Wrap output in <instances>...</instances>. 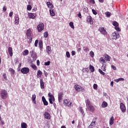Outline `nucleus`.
<instances>
[{
  "mask_svg": "<svg viewBox=\"0 0 128 128\" xmlns=\"http://www.w3.org/2000/svg\"><path fill=\"white\" fill-rule=\"evenodd\" d=\"M28 18H32V20H34V18H36V14L34 13H30L28 14Z\"/></svg>",
  "mask_w": 128,
  "mask_h": 128,
  "instance_id": "nucleus-17",
  "label": "nucleus"
},
{
  "mask_svg": "<svg viewBox=\"0 0 128 128\" xmlns=\"http://www.w3.org/2000/svg\"><path fill=\"white\" fill-rule=\"evenodd\" d=\"M38 46H39L40 48V49L42 48V42H40L38 43Z\"/></svg>",
  "mask_w": 128,
  "mask_h": 128,
  "instance_id": "nucleus-39",
  "label": "nucleus"
},
{
  "mask_svg": "<svg viewBox=\"0 0 128 128\" xmlns=\"http://www.w3.org/2000/svg\"><path fill=\"white\" fill-rule=\"evenodd\" d=\"M26 34L27 36L28 39L29 40L28 43H32V32L30 30H28L26 31Z\"/></svg>",
  "mask_w": 128,
  "mask_h": 128,
  "instance_id": "nucleus-2",
  "label": "nucleus"
},
{
  "mask_svg": "<svg viewBox=\"0 0 128 128\" xmlns=\"http://www.w3.org/2000/svg\"><path fill=\"white\" fill-rule=\"evenodd\" d=\"M110 86H114V82L113 81L111 82Z\"/></svg>",
  "mask_w": 128,
  "mask_h": 128,
  "instance_id": "nucleus-64",
  "label": "nucleus"
},
{
  "mask_svg": "<svg viewBox=\"0 0 128 128\" xmlns=\"http://www.w3.org/2000/svg\"><path fill=\"white\" fill-rule=\"evenodd\" d=\"M21 72L24 74H26L30 72V68H23L21 69Z\"/></svg>",
  "mask_w": 128,
  "mask_h": 128,
  "instance_id": "nucleus-7",
  "label": "nucleus"
},
{
  "mask_svg": "<svg viewBox=\"0 0 128 128\" xmlns=\"http://www.w3.org/2000/svg\"><path fill=\"white\" fill-rule=\"evenodd\" d=\"M111 38L113 40H118L120 38V34L118 32H114L111 34Z\"/></svg>",
  "mask_w": 128,
  "mask_h": 128,
  "instance_id": "nucleus-4",
  "label": "nucleus"
},
{
  "mask_svg": "<svg viewBox=\"0 0 128 128\" xmlns=\"http://www.w3.org/2000/svg\"><path fill=\"white\" fill-rule=\"evenodd\" d=\"M90 2L92 4H96L94 0H90Z\"/></svg>",
  "mask_w": 128,
  "mask_h": 128,
  "instance_id": "nucleus-55",
  "label": "nucleus"
},
{
  "mask_svg": "<svg viewBox=\"0 0 128 128\" xmlns=\"http://www.w3.org/2000/svg\"><path fill=\"white\" fill-rule=\"evenodd\" d=\"M28 50H25L23 52H22V55L23 56H28Z\"/></svg>",
  "mask_w": 128,
  "mask_h": 128,
  "instance_id": "nucleus-28",
  "label": "nucleus"
},
{
  "mask_svg": "<svg viewBox=\"0 0 128 128\" xmlns=\"http://www.w3.org/2000/svg\"><path fill=\"white\" fill-rule=\"evenodd\" d=\"M46 52L48 54H52V48L50 46H47L46 48Z\"/></svg>",
  "mask_w": 128,
  "mask_h": 128,
  "instance_id": "nucleus-15",
  "label": "nucleus"
},
{
  "mask_svg": "<svg viewBox=\"0 0 128 128\" xmlns=\"http://www.w3.org/2000/svg\"><path fill=\"white\" fill-rule=\"evenodd\" d=\"M37 28L38 31L40 32L44 28V24L43 23H40L38 26Z\"/></svg>",
  "mask_w": 128,
  "mask_h": 128,
  "instance_id": "nucleus-9",
  "label": "nucleus"
},
{
  "mask_svg": "<svg viewBox=\"0 0 128 128\" xmlns=\"http://www.w3.org/2000/svg\"><path fill=\"white\" fill-rule=\"evenodd\" d=\"M30 52L31 54V57L33 58V60H36V58H38V57L36 56V53L34 50L30 51Z\"/></svg>",
  "mask_w": 128,
  "mask_h": 128,
  "instance_id": "nucleus-6",
  "label": "nucleus"
},
{
  "mask_svg": "<svg viewBox=\"0 0 128 128\" xmlns=\"http://www.w3.org/2000/svg\"><path fill=\"white\" fill-rule=\"evenodd\" d=\"M48 96L50 98H50V100H54V95L51 94V93H48Z\"/></svg>",
  "mask_w": 128,
  "mask_h": 128,
  "instance_id": "nucleus-26",
  "label": "nucleus"
},
{
  "mask_svg": "<svg viewBox=\"0 0 128 128\" xmlns=\"http://www.w3.org/2000/svg\"><path fill=\"white\" fill-rule=\"evenodd\" d=\"M64 106H68V108L72 107V102L69 100H64Z\"/></svg>",
  "mask_w": 128,
  "mask_h": 128,
  "instance_id": "nucleus-8",
  "label": "nucleus"
},
{
  "mask_svg": "<svg viewBox=\"0 0 128 128\" xmlns=\"http://www.w3.org/2000/svg\"><path fill=\"white\" fill-rule=\"evenodd\" d=\"M80 112L83 116H84V110H82V108H80Z\"/></svg>",
  "mask_w": 128,
  "mask_h": 128,
  "instance_id": "nucleus-54",
  "label": "nucleus"
},
{
  "mask_svg": "<svg viewBox=\"0 0 128 128\" xmlns=\"http://www.w3.org/2000/svg\"><path fill=\"white\" fill-rule=\"evenodd\" d=\"M40 86L41 88H44V83L42 81V79L40 80Z\"/></svg>",
  "mask_w": 128,
  "mask_h": 128,
  "instance_id": "nucleus-20",
  "label": "nucleus"
},
{
  "mask_svg": "<svg viewBox=\"0 0 128 128\" xmlns=\"http://www.w3.org/2000/svg\"><path fill=\"white\" fill-rule=\"evenodd\" d=\"M69 26H70L72 28L73 30L74 28V22H70L69 24Z\"/></svg>",
  "mask_w": 128,
  "mask_h": 128,
  "instance_id": "nucleus-33",
  "label": "nucleus"
},
{
  "mask_svg": "<svg viewBox=\"0 0 128 128\" xmlns=\"http://www.w3.org/2000/svg\"><path fill=\"white\" fill-rule=\"evenodd\" d=\"M114 116H112L110 121V126H112V124H114Z\"/></svg>",
  "mask_w": 128,
  "mask_h": 128,
  "instance_id": "nucleus-30",
  "label": "nucleus"
},
{
  "mask_svg": "<svg viewBox=\"0 0 128 128\" xmlns=\"http://www.w3.org/2000/svg\"><path fill=\"white\" fill-rule=\"evenodd\" d=\"M92 12L94 14L95 16H96L98 14V12H96V10L92 9Z\"/></svg>",
  "mask_w": 128,
  "mask_h": 128,
  "instance_id": "nucleus-51",
  "label": "nucleus"
},
{
  "mask_svg": "<svg viewBox=\"0 0 128 128\" xmlns=\"http://www.w3.org/2000/svg\"><path fill=\"white\" fill-rule=\"evenodd\" d=\"M84 50L85 52H90V48H88V47H84Z\"/></svg>",
  "mask_w": 128,
  "mask_h": 128,
  "instance_id": "nucleus-36",
  "label": "nucleus"
},
{
  "mask_svg": "<svg viewBox=\"0 0 128 128\" xmlns=\"http://www.w3.org/2000/svg\"><path fill=\"white\" fill-rule=\"evenodd\" d=\"M86 103L88 109L90 110V112H93L94 111V106H92V103L90 102V100L87 99V100L86 101Z\"/></svg>",
  "mask_w": 128,
  "mask_h": 128,
  "instance_id": "nucleus-1",
  "label": "nucleus"
},
{
  "mask_svg": "<svg viewBox=\"0 0 128 128\" xmlns=\"http://www.w3.org/2000/svg\"><path fill=\"white\" fill-rule=\"evenodd\" d=\"M42 100L44 106H48V102L46 101V98L44 96H42Z\"/></svg>",
  "mask_w": 128,
  "mask_h": 128,
  "instance_id": "nucleus-16",
  "label": "nucleus"
},
{
  "mask_svg": "<svg viewBox=\"0 0 128 128\" xmlns=\"http://www.w3.org/2000/svg\"><path fill=\"white\" fill-rule=\"evenodd\" d=\"M102 70L104 72H106V67L105 66H102Z\"/></svg>",
  "mask_w": 128,
  "mask_h": 128,
  "instance_id": "nucleus-61",
  "label": "nucleus"
},
{
  "mask_svg": "<svg viewBox=\"0 0 128 128\" xmlns=\"http://www.w3.org/2000/svg\"><path fill=\"white\" fill-rule=\"evenodd\" d=\"M74 88L76 90V92H84V88L82 86L78 84H76L74 86Z\"/></svg>",
  "mask_w": 128,
  "mask_h": 128,
  "instance_id": "nucleus-5",
  "label": "nucleus"
},
{
  "mask_svg": "<svg viewBox=\"0 0 128 128\" xmlns=\"http://www.w3.org/2000/svg\"><path fill=\"white\" fill-rule=\"evenodd\" d=\"M98 30L102 34H106L107 32H106V30H104V27H101L100 28L98 29Z\"/></svg>",
  "mask_w": 128,
  "mask_h": 128,
  "instance_id": "nucleus-10",
  "label": "nucleus"
},
{
  "mask_svg": "<svg viewBox=\"0 0 128 128\" xmlns=\"http://www.w3.org/2000/svg\"><path fill=\"white\" fill-rule=\"evenodd\" d=\"M32 100H36V96L35 94H34L32 95Z\"/></svg>",
  "mask_w": 128,
  "mask_h": 128,
  "instance_id": "nucleus-41",
  "label": "nucleus"
},
{
  "mask_svg": "<svg viewBox=\"0 0 128 128\" xmlns=\"http://www.w3.org/2000/svg\"><path fill=\"white\" fill-rule=\"evenodd\" d=\"M3 10L4 12H6V7L5 6H4L3 7Z\"/></svg>",
  "mask_w": 128,
  "mask_h": 128,
  "instance_id": "nucleus-59",
  "label": "nucleus"
},
{
  "mask_svg": "<svg viewBox=\"0 0 128 128\" xmlns=\"http://www.w3.org/2000/svg\"><path fill=\"white\" fill-rule=\"evenodd\" d=\"M90 70H91V72H94V66L90 65Z\"/></svg>",
  "mask_w": 128,
  "mask_h": 128,
  "instance_id": "nucleus-32",
  "label": "nucleus"
},
{
  "mask_svg": "<svg viewBox=\"0 0 128 128\" xmlns=\"http://www.w3.org/2000/svg\"><path fill=\"white\" fill-rule=\"evenodd\" d=\"M8 50L10 56H12V48L11 47H9L8 48Z\"/></svg>",
  "mask_w": 128,
  "mask_h": 128,
  "instance_id": "nucleus-21",
  "label": "nucleus"
},
{
  "mask_svg": "<svg viewBox=\"0 0 128 128\" xmlns=\"http://www.w3.org/2000/svg\"><path fill=\"white\" fill-rule=\"evenodd\" d=\"M50 16H54L56 15V14H54V12L53 10H50Z\"/></svg>",
  "mask_w": 128,
  "mask_h": 128,
  "instance_id": "nucleus-31",
  "label": "nucleus"
},
{
  "mask_svg": "<svg viewBox=\"0 0 128 128\" xmlns=\"http://www.w3.org/2000/svg\"><path fill=\"white\" fill-rule=\"evenodd\" d=\"M96 126V120H93L90 125L88 126V128H92Z\"/></svg>",
  "mask_w": 128,
  "mask_h": 128,
  "instance_id": "nucleus-19",
  "label": "nucleus"
},
{
  "mask_svg": "<svg viewBox=\"0 0 128 128\" xmlns=\"http://www.w3.org/2000/svg\"><path fill=\"white\" fill-rule=\"evenodd\" d=\"M106 16L107 18H110V12H106L105 13Z\"/></svg>",
  "mask_w": 128,
  "mask_h": 128,
  "instance_id": "nucleus-42",
  "label": "nucleus"
},
{
  "mask_svg": "<svg viewBox=\"0 0 128 128\" xmlns=\"http://www.w3.org/2000/svg\"><path fill=\"white\" fill-rule=\"evenodd\" d=\"M31 68H33L34 70H36L37 68L36 66L34 64L30 65Z\"/></svg>",
  "mask_w": 128,
  "mask_h": 128,
  "instance_id": "nucleus-34",
  "label": "nucleus"
},
{
  "mask_svg": "<svg viewBox=\"0 0 128 128\" xmlns=\"http://www.w3.org/2000/svg\"><path fill=\"white\" fill-rule=\"evenodd\" d=\"M115 30H117V32H120V28L118 26H115Z\"/></svg>",
  "mask_w": 128,
  "mask_h": 128,
  "instance_id": "nucleus-46",
  "label": "nucleus"
},
{
  "mask_svg": "<svg viewBox=\"0 0 128 128\" xmlns=\"http://www.w3.org/2000/svg\"><path fill=\"white\" fill-rule=\"evenodd\" d=\"M102 108H106L108 106V102H103L102 105Z\"/></svg>",
  "mask_w": 128,
  "mask_h": 128,
  "instance_id": "nucleus-29",
  "label": "nucleus"
},
{
  "mask_svg": "<svg viewBox=\"0 0 128 128\" xmlns=\"http://www.w3.org/2000/svg\"><path fill=\"white\" fill-rule=\"evenodd\" d=\"M90 56H92V58H94V52L91 51L90 52Z\"/></svg>",
  "mask_w": 128,
  "mask_h": 128,
  "instance_id": "nucleus-44",
  "label": "nucleus"
},
{
  "mask_svg": "<svg viewBox=\"0 0 128 128\" xmlns=\"http://www.w3.org/2000/svg\"><path fill=\"white\" fill-rule=\"evenodd\" d=\"M112 68L114 70H116V67L114 65L111 66Z\"/></svg>",
  "mask_w": 128,
  "mask_h": 128,
  "instance_id": "nucleus-52",
  "label": "nucleus"
},
{
  "mask_svg": "<svg viewBox=\"0 0 128 128\" xmlns=\"http://www.w3.org/2000/svg\"><path fill=\"white\" fill-rule=\"evenodd\" d=\"M83 10H84V11L85 12H88V10L86 7V8H84Z\"/></svg>",
  "mask_w": 128,
  "mask_h": 128,
  "instance_id": "nucleus-56",
  "label": "nucleus"
},
{
  "mask_svg": "<svg viewBox=\"0 0 128 128\" xmlns=\"http://www.w3.org/2000/svg\"><path fill=\"white\" fill-rule=\"evenodd\" d=\"M44 116L45 118H46V120H50V115L48 112H46L44 114Z\"/></svg>",
  "mask_w": 128,
  "mask_h": 128,
  "instance_id": "nucleus-14",
  "label": "nucleus"
},
{
  "mask_svg": "<svg viewBox=\"0 0 128 128\" xmlns=\"http://www.w3.org/2000/svg\"><path fill=\"white\" fill-rule=\"evenodd\" d=\"M104 56L105 58H106V60H108V62H110V56L107 54H105Z\"/></svg>",
  "mask_w": 128,
  "mask_h": 128,
  "instance_id": "nucleus-22",
  "label": "nucleus"
},
{
  "mask_svg": "<svg viewBox=\"0 0 128 128\" xmlns=\"http://www.w3.org/2000/svg\"><path fill=\"white\" fill-rule=\"evenodd\" d=\"M27 10H32V6L30 5H28L27 6Z\"/></svg>",
  "mask_w": 128,
  "mask_h": 128,
  "instance_id": "nucleus-47",
  "label": "nucleus"
},
{
  "mask_svg": "<svg viewBox=\"0 0 128 128\" xmlns=\"http://www.w3.org/2000/svg\"><path fill=\"white\" fill-rule=\"evenodd\" d=\"M50 61H48L47 62H44L45 66H50Z\"/></svg>",
  "mask_w": 128,
  "mask_h": 128,
  "instance_id": "nucleus-50",
  "label": "nucleus"
},
{
  "mask_svg": "<svg viewBox=\"0 0 128 128\" xmlns=\"http://www.w3.org/2000/svg\"><path fill=\"white\" fill-rule=\"evenodd\" d=\"M14 12H10V14H9V16H10V18H12V14H13Z\"/></svg>",
  "mask_w": 128,
  "mask_h": 128,
  "instance_id": "nucleus-60",
  "label": "nucleus"
},
{
  "mask_svg": "<svg viewBox=\"0 0 128 128\" xmlns=\"http://www.w3.org/2000/svg\"><path fill=\"white\" fill-rule=\"evenodd\" d=\"M72 56H76V51L72 50Z\"/></svg>",
  "mask_w": 128,
  "mask_h": 128,
  "instance_id": "nucleus-57",
  "label": "nucleus"
},
{
  "mask_svg": "<svg viewBox=\"0 0 128 128\" xmlns=\"http://www.w3.org/2000/svg\"><path fill=\"white\" fill-rule=\"evenodd\" d=\"M9 71L10 72H11V74H14V69H12V68H9Z\"/></svg>",
  "mask_w": 128,
  "mask_h": 128,
  "instance_id": "nucleus-38",
  "label": "nucleus"
},
{
  "mask_svg": "<svg viewBox=\"0 0 128 128\" xmlns=\"http://www.w3.org/2000/svg\"><path fill=\"white\" fill-rule=\"evenodd\" d=\"M93 88H94V90H98V84H94L93 86Z\"/></svg>",
  "mask_w": 128,
  "mask_h": 128,
  "instance_id": "nucleus-49",
  "label": "nucleus"
},
{
  "mask_svg": "<svg viewBox=\"0 0 128 128\" xmlns=\"http://www.w3.org/2000/svg\"><path fill=\"white\" fill-rule=\"evenodd\" d=\"M100 61L104 63L106 62V60H104V58L103 57H102L100 58Z\"/></svg>",
  "mask_w": 128,
  "mask_h": 128,
  "instance_id": "nucleus-45",
  "label": "nucleus"
},
{
  "mask_svg": "<svg viewBox=\"0 0 128 128\" xmlns=\"http://www.w3.org/2000/svg\"><path fill=\"white\" fill-rule=\"evenodd\" d=\"M48 32H45L44 33V38H48Z\"/></svg>",
  "mask_w": 128,
  "mask_h": 128,
  "instance_id": "nucleus-43",
  "label": "nucleus"
},
{
  "mask_svg": "<svg viewBox=\"0 0 128 128\" xmlns=\"http://www.w3.org/2000/svg\"><path fill=\"white\" fill-rule=\"evenodd\" d=\"M120 108L122 112H126V106H124V104L120 103Z\"/></svg>",
  "mask_w": 128,
  "mask_h": 128,
  "instance_id": "nucleus-11",
  "label": "nucleus"
},
{
  "mask_svg": "<svg viewBox=\"0 0 128 128\" xmlns=\"http://www.w3.org/2000/svg\"><path fill=\"white\" fill-rule=\"evenodd\" d=\"M38 40H36L35 41L34 46H38Z\"/></svg>",
  "mask_w": 128,
  "mask_h": 128,
  "instance_id": "nucleus-53",
  "label": "nucleus"
},
{
  "mask_svg": "<svg viewBox=\"0 0 128 128\" xmlns=\"http://www.w3.org/2000/svg\"><path fill=\"white\" fill-rule=\"evenodd\" d=\"M98 72L100 74H102V76H104V74H106V73L103 72L102 70L101 69H99Z\"/></svg>",
  "mask_w": 128,
  "mask_h": 128,
  "instance_id": "nucleus-37",
  "label": "nucleus"
},
{
  "mask_svg": "<svg viewBox=\"0 0 128 128\" xmlns=\"http://www.w3.org/2000/svg\"><path fill=\"white\" fill-rule=\"evenodd\" d=\"M46 4L48 8H54V5L50 4V2H47Z\"/></svg>",
  "mask_w": 128,
  "mask_h": 128,
  "instance_id": "nucleus-25",
  "label": "nucleus"
},
{
  "mask_svg": "<svg viewBox=\"0 0 128 128\" xmlns=\"http://www.w3.org/2000/svg\"><path fill=\"white\" fill-rule=\"evenodd\" d=\"M0 95H1V98H2V100H6V98H8V91L4 90H1Z\"/></svg>",
  "mask_w": 128,
  "mask_h": 128,
  "instance_id": "nucleus-3",
  "label": "nucleus"
},
{
  "mask_svg": "<svg viewBox=\"0 0 128 128\" xmlns=\"http://www.w3.org/2000/svg\"><path fill=\"white\" fill-rule=\"evenodd\" d=\"M21 128H28V124L26 123L22 122L21 124Z\"/></svg>",
  "mask_w": 128,
  "mask_h": 128,
  "instance_id": "nucleus-23",
  "label": "nucleus"
},
{
  "mask_svg": "<svg viewBox=\"0 0 128 128\" xmlns=\"http://www.w3.org/2000/svg\"><path fill=\"white\" fill-rule=\"evenodd\" d=\"M78 18H82V14L80 13V12H78Z\"/></svg>",
  "mask_w": 128,
  "mask_h": 128,
  "instance_id": "nucleus-58",
  "label": "nucleus"
},
{
  "mask_svg": "<svg viewBox=\"0 0 128 128\" xmlns=\"http://www.w3.org/2000/svg\"><path fill=\"white\" fill-rule=\"evenodd\" d=\"M112 25L115 27L118 26V22H113Z\"/></svg>",
  "mask_w": 128,
  "mask_h": 128,
  "instance_id": "nucleus-35",
  "label": "nucleus"
},
{
  "mask_svg": "<svg viewBox=\"0 0 128 128\" xmlns=\"http://www.w3.org/2000/svg\"><path fill=\"white\" fill-rule=\"evenodd\" d=\"M86 21L90 24H94V21L92 19L91 16H88L86 18Z\"/></svg>",
  "mask_w": 128,
  "mask_h": 128,
  "instance_id": "nucleus-12",
  "label": "nucleus"
},
{
  "mask_svg": "<svg viewBox=\"0 0 128 128\" xmlns=\"http://www.w3.org/2000/svg\"><path fill=\"white\" fill-rule=\"evenodd\" d=\"M124 80V78H119L118 79L115 80L114 82H122Z\"/></svg>",
  "mask_w": 128,
  "mask_h": 128,
  "instance_id": "nucleus-27",
  "label": "nucleus"
},
{
  "mask_svg": "<svg viewBox=\"0 0 128 128\" xmlns=\"http://www.w3.org/2000/svg\"><path fill=\"white\" fill-rule=\"evenodd\" d=\"M66 56L68 58H70V52H66Z\"/></svg>",
  "mask_w": 128,
  "mask_h": 128,
  "instance_id": "nucleus-40",
  "label": "nucleus"
},
{
  "mask_svg": "<svg viewBox=\"0 0 128 128\" xmlns=\"http://www.w3.org/2000/svg\"><path fill=\"white\" fill-rule=\"evenodd\" d=\"M36 62H37V66H40V60H36Z\"/></svg>",
  "mask_w": 128,
  "mask_h": 128,
  "instance_id": "nucleus-63",
  "label": "nucleus"
},
{
  "mask_svg": "<svg viewBox=\"0 0 128 128\" xmlns=\"http://www.w3.org/2000/svg\"><path fill=\"white\" fill-rule=\"evenodd\" d=\"M4 120H1V125L4 126Z\"/></svg>",
  "mask_w": 128,
  "mask_h": 128,
  "instance_id": "nucleus-62",
  "label": "nucleus"
},
{
  "mask_svg": "<svg viewBox=\"0 0 128 128\" xmlns=\"http://www.w3.org/2000/svg\"><path fill=\"white\" fill-rule=\"evenodd\" d=\"M42 74V72L40 70H38L37 74V78H40Z\"/></svg>",
  "mask_w": 128,
  "mask_h": 128,
  "instance_id": "nucleus-24",
  "label": "nucleus"
},
{
  "mask_svg": "<svg viewBox=\"0 0 128 128\" xmlns=\"http://www.w3.org/2000/svg\"><path fill=\"white\" fill-rule=\"evenodd\" d=\"M48 100H49V102H50V104H54V102H52V100H53V102H54V100L50 99V98H48Z\"/></svg>",
  "mask_w": 128,
  "mask_h": 128,
  "instance_id": "nucleus-48",
  "label": "nucleus"
},
{
  "mask_svg": "<svg viewBox=\"0 0 128 128\" xmlns=\"http://www.w3.org/2000/svg\"><path fill=\"white\" fill-rule=\"evenodd\" d=\"M64 96V93L63 92H60L58 94V102H60L62 100V98Z\"/></svg>",
  "mask_w": 128,
  "mask_h": 128,
  "instance_id": "nucleus-18",
  "label": "nucleus"
},
{
  "mask_svg": "<svg viewBox=\"0 0 128 128\" xmlns=\"http://www.w3.org/2000/svg\"><path fill=\"white\" fill-rule=\"evenodd\" d=\"M18 24H20V18H18V16H16L15 17L14 24L18 26Z\"/></svg>",
  "mask_w": 128,
  "mask_h": 128,
  "instance_id": "nucleus-13",
  "label": "nucleus"
}]
</instances>
